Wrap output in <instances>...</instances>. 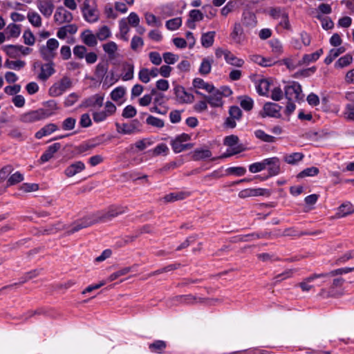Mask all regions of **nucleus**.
I'll list each match as a JSON object with an SVG mask.
<instances>
[{
  "label": "nucleus",
  "mask_w": 354,
  "mask_h": 354,
  "mask_svg": "<svg viewBox=\"0 0 354 354\" xmlns=\"http://www.w3.org/2000/svg\"><path fill=\"white\" fill-rule=\"evenodd\" d=\"M126 207H111L106 211L97 212L91 215L94 224L97 223H106L117 216L124 213Z\"/></svg>",
  "instance_id": "nucleus-1"
},
{
  "label": "nucleus",
  "mask_w": 354,
  "mask_h": 354,
  "mask_svg": "<svg viewBox=\"0 0 354 354\" xmlns=\"http://www.w3.org/2000/svg\"><path fill=\"white\" fill-rule=\"evenodd\" d=\"M53 113L44 109H38L24 113L19 116V120L24 123H34L45 120L52 115Z\"/></svg>",
  "instance_id": "nucleus-2"
},
{
  "label": "nucleus",
  "mask_w": 354,
  "mask_h": 354,
  "mask_svg": "<svg viewBox=\"0 0 354 354\" xmlns=\"http://www.w3.org/2000/svg\"><path fill=\"white\" fill-rule=\"evenodd\" d=\"M284 95L288 101H300L303 100L301 86L297 82H292L290 84L284 87Z\"/></svg>",
  "instance_id": "nucleus-3"
},
{
  "label": "nucleus",
  "mask_w": 354,
  "mask_h": 354,
  "mask_svg": "<svg viewBox=\"0 0 354 354\" xmlns=\"http://www.w3.org/2000/svg\"><path fill=\"white\" fill-rule=\"evenodd\" d=\"M71 86L72 82L71 79L67 76H64L59 82L50 86L48 91L49 95L53 97L60 96L67 89L70 88Z\"/></svg>",
  "instance_id": "nucleus-4"
},
{
  "label": "nucleus",
  "mask_w": 354,
  "mask_h": 354,
  "mask_svg": "<svg viewBox=\"0 0 354 354\" xmlns=\"http://www.w3.org/2000/svg\"><path fill=\"white\" fill-rule=\"evenodd\" d=\"M115 127L118 133L130 135L140 131L142 124L138 119H134L130 123L120 124L116 122Z\"/></svg>",
  "instance_id": "nucleus-5"
},
{
  "label": "nucleus",
  "mask_w": 354,
  "mask_h": 354,
  "mask_svg": "<svg viewBox=\"0 0 354 354\" xmlns=\"http://www.w3.org/2000/svg\"><path fill=\"white\" fill-rule=\"evenodd\" d=\"M281 108L282 107L278 104L270 102H266L259 115L261 118L269 116L279 118L281 117L280 111Z\"/></svg>",
  "instance_id": "nucleus-6"
},
{
  "label": "nucleus",
  "mask_w": 354,
  "mask_h": 354,
  "mask_svg": "<svg viewBox=\"0 0 354 354\" xmlns=\"http://www.w3.org/2000/svg\"><path fill=\"white\" fill-rule=\"evenodd\" d=\"M82 12L84 19L89 22H95L98 19L97 11L90 6V1L85 0L82 7Z\"/></svg>",
  "instance_id": "nucleus-7"
},
{
  "label": "nucleus",
  "mask_w": 354,
  "mask_h": 354,
  "mask_svg": "<svg viewBox=\"0 0 354 354\" xmlns=\"http://www.w3.org/2000/svg\"><path fill=\"white\" fill-rule=\"evenodd\" d=\"M93 225H94V221L91 215H89L74 222L72 225V227L68 230L66 234L67 235H71L83 228L88 227Z\"/></svg>",
  "instance_id": "nucleus-8"
},
{
  "label": "nucleus",
  "mask_w": 354,
  "mask_h": 354,
  "mask_svg": "<svg viewBox=\"0 0 354 354\" xmlns=\"http://www.w3.org/2000/svg\"><path fill=\"white\" fill-rule=\"evenodd\" d=\"M174 92L176 100L180 103H192L194 100V96L187 93L185 88L180 85H176L174 88Z\"/></svg>",
  "instance_id": "nucleus-9"
},
{
  "label": "nucleus",
  "mask_w": 354,
  "mask_h": 354,
  "mask_svg": "<svg viewBox=\"0 0 354 354\" xmlns=\"http://www.w3.org/2000/svg\"><path fill=\"white\" fill-rule=\"evenodd\" d=\"M73 19V14L62 6H59L54 15V20L59 24L69 23Z\"/></svg>",
  "instance_id": "nucleus-10"
},
{
  "label": "nucleus",
  "mask_w": 354,
  "mask_h": 354,
  "mask_svg": "<svg viewBox=\"0 0 354 354\" xmlns=\"http://www.w3.org/2000/svg\"><path fill=\"white\" fill-rule=\"evenodd\" d=\"M268 167V177L277 176L281 171L280 160L277 157H272L266 159V167Z\"/></svg>",
  "instance_id": "nucleus-11"
},
{
  "label": "nucleus",
  "mask_w": 354,
  "mask_h": 354,
  "mask_svg": "<svg viewBox=\"0 0 354 354\" xmlns=\"http://www.w3.org/2000/svg\"><path fill=\"white\" fill-rule=\"evenodd\" d=\"M37 8L44 17L49 18L53 12L55 6L53 0H37Z\"/></svg>",
  "instance_id": "nucleus-12"
},
{
  "label": "nucleus",
  "mask_w": 354,
  "mask_h": 354,
  "mask_svg": "<svg viewBox=\"0 0 354 354\" xmlns=\"http://www.w3.org/2000/svg\"><path fill=\"white\" fill-rule=\"evenodd\" d=\"M269 196L270 192L268 189L263 188H255V189H245L241 190L239 193V196L241 198H245L250 196Z\"/></svg>",
  "instance_id": "nucleus-13"
},
{
  "label": "nucleus",
  "mask_w": 354,
  "mask_h": 354,
  "mask_svg": "<svg viewBox=\"0 0 354 354\" xmlns=\"http://www.w3.org/2000/svg\"><path fill=\"white\" fill-rule=\"evenodd\" d=\"M269 15L271 17H272L274 19H277L280 17L281 19H285V28L289 29L290 28V24L288 21V13L284 10L283 8L281 7H272L270 8L269 10Z\"/></svg>",
  "instance_id": "nucleus-14"
},
{
  "label": "nucleus",
  "mask_w": 354,
  "mask_h": 354,
  "mask_svg": "<svg viewBox=\"0 0 354 354\" xmlns=\"http://www.w3.org/2000/svg\"><path fill=\"white\" fill-rule=\"evenodd\" d=\"M86 167L82 161H76L68 165L64 170V174L67 177H73L75 175L82 172Z\"/></svg>",
  "instance_id": "nucleus-15"
},
{
  "label": "nucleus",
  "mask_w": 354,
  "mask_h": 354,
  "mask_svg": "<svg viewBox=\"0 0 354 354\" xmlns=\"http://www.w3.org/2000/svg\"><path fill=\"white\" fill-rule=\"evenodd\" d=\"M209 95H203L205 100L214 107L221 106L223 104L222 93L215 88L213 93H210Z\"/></svg>",
  "instance_id": "nucleus-16"
},
{
  "label": "nucleus",
  "mask_w": 354,
  "mask_h": 354,
  "mask_svg": "<svg viewBox=\"0 0 354 354\" xmlns=\"http://www.w3.org/2000/svg\"><path fill=\"white\" fill-rule=\"evenodd\" d=\"M60 148L61 144L59 142H55L48 147L46 150L40 157L39 161L41 163L46 162L50 160L53 157L54 154L60 149Z\"/></svg>",
  "instance_id": "nucleus-17"
},
{
  "label": "nucleus",
  "mask_w": 354,
  "mask_h": 354,
  "mask_svg": "<svg viewBox=\"0 0 354 354\" xmlns=\"http://www.w3.org/2000/svg\"><path fill=\"white\" fill-rule=\"evenodd\" d=\"M55 72L53 62H48L41 65V73L38 78L42 81L47 80Z\"/></svg>",
  "instance_id": "nucleus-18"
},
{
  "label": "nucleus",
  "mask_w": 354,
  "mask_h": 354,
  "mask_svg": "<svg viewBox=\"0 0 354 354\" xmlns=\"http://www.w3.org/2000/svg\"><path fill=\"white\" fill-rule=\"evenodd\" d=\"M344 282V279L342 277H338L334 279L333 281V284L328 290V297H337L341 295L342 293V290H339L337 288H341Z\"/></svg>",
  "instance_id": "nucleus-19"
},
{
  "label": "nucleus",
  "mask_w": 354,
  "mask_h": 354,
  "mask_svg": "<svg viewBox=\"0 0 354 354\" xmlns=\"http://www.w3.org/2000/svg\"><path fill=\"white\" fill-rule=\"evenodd\" d=\"M174 299L182 304L185 305H192L198 301L202 302L203 301L201 298H197L193 295H178L176 296Z\"/></svg>",
  "instance_id": "nucleus-20"
},
{
  "label": "nucleus",
  "mask_w": 354,
  "mask_h": 354,
  "mask_svg": "<svg viewBox=\"0 0 354 354\" xmlns=\"http://www.w3.org/2000/svg\"><path fill=\"white\" fill-rule=\"evenodd\" d=\"M104 97L98 94L86 99L82 104L85 107H101L103 104Z\"/></svg>",
  "instance_id": "nucleus-21"
},
{
  "label": "nucleus",
  "mask_w": 354,
  "mask_h": 354,
  "mask_svg": "<svg viewBox=\"0 0 354 354\" xmlns=\"http://www.w3.org/2000/svg\"><path fill=\"white\" fill-rule=\"evenodd\" d=\"M326 274H313L310 277L306 278L302 282H301L299 286L301 288L303 291H309L312 288V286L309 284V283L312 282L315 279H326ZM326 280H323V282H325Z\"/></svg>",
  "instance_id": "nucleus-22"
},
{
  "label": "nucleus",
  "mask_w": 354,
  "mask_h": 354,
  "mask_svg": "<svg viewBox=\"0 0 354 354\" xmlns=\"http://www.w3.org/2000/svg\"><path fill=\"white\" fill-rule=\"evenodd\" d=\"M170 145L174 152L176 153H180L187 149H190L194 147L193 143L183 144V142H180L178 140H177L176 138L171 139Z\"/></svg>",
  "instance_id": "nucleus-23"
},
{
  "label": "nucleus",
  "mask_w": 354,
  "mask_h": 354,
  "mask_svg": "<svg viewBox=\"0 0 354 354\" xmlns=\"http://www.w3.org/2000/svg\"><path fill=\"white\" fill-rule=\"evenodd\" d=\"M108 69V61H102L99 62L95 67V76L97 80H100L102 81L106 75Z\"/></svg>",
  "instance_id": "nucleus-24"
},
{
  "label": "nucleus",
  "mask_w": 354,
  "mask_h": 354,
  "mask_svg": "<svg viewBox=\"0 0 354 354\" xmlns=\"http://www.w3.org/2000/svg\"><path fill=\"white\" fill-rule=\"evenodd\" d=\"M57 130H58V127L57 126V124L54 123H49L43 127L39 131H38L35 133V138L37 139H41L44 136L50 135Z\"/></svg>",
  "instance_id": "nucleus-25"
},
{
  "label": "nucleus",
  "mask_w": 354,
  "mask_h": 354,
  "mask_svg": "<svg viewBox=\"0 0 354 354\" xmlns=\"http://www.w3.org/2000/svg\"><path fill=\"white\" fill-rule=\"evenodd\" d=\"M81 38L83 42L88 46L93 47L97 44V35L92 34L90 30H86L82 32Z\"/></svg>",
  "instance_id": "nucleus-26"
},
{
  "label": "nucleus",
  "mask_w": 354,
  "mask_h": 354,
  "mask_svg": "<svg viewBox=\"0 0 354 354\" xmlns=\"http://www.w3.org/2000/svg\"><path fill=\"white\" fill-rule=\"evenodd\" d=\"M304 158V155L302 153L295 152L285 154L283 157V160L289 165H296L301 161Z\"/></svg>",
  "instance_id": "nucleus-27"
},
{
  "label": "nucleus",
  "mask_w": 354,
  "mask_h": 354,
  "mask_svg": "<svg viewBox=\"0 0 354 354\" xmlns=\"http://www.w3.org/2000/svg\"><path fill=\"white\" fill-rule=\"evenodd\" d=\"M212 156V152L209 149L197 148L192 152V158L194 161H198L209 158Z\"/></svg>",
  "instance_id": "nucleus-28"
},
{
  "label": "nucleus",
  "mask_w": 354,
  "mask_h": 354,
  "mask_svg": "<svg viewBox=\"0 0 354 354\" xmlns=\"http://www.w3.org/2000/svg\"><path fill=\"white\" fill-rule=\"evenodd\" d=\"M242 22L245 26L254 27L257 24L256 15L250 11H245L242 15Z\"/></svg>",
  "instance_id": "nucleus-29"
},
{
  "label": "nucleus",
  "mask_w": 354,
  "mask_h": 354,
  "mask_svg": "<svg viewBox=\"0 0 354 354\" xmlns=\"http://www.w3.org/2000/svg\"><path fill=\"white\" fill-rule=\"evenodd\" d=\"M193 86L195 88L205 89L208 93H213L215 90V87L212 84H208L203 79L198 77L194 79Z\"/></svg>",
  "instance_id": "nucleus-30"
},
{
  "label": "nucleus",
  "mask_w": 354,
  "mask_h": 354,
  "mask_svg": "<svg viewBox=\"0 0 354 354\" xmlns=\"http://www.w3.org/2000/svg\"><path fill=\"white\" fill-rule=\"evenodd\" d=\"M215 31H209L203 33L201 36V44L204 48L211 47L214 41Z\"/></svg>",
  "instance_id": "nucleus-31"
},
{
  "label": "nucleus",
  "mask_w": 354,
  "mask_h": 354,
  "mask_svg": "<svg viewBox=\"0 0 354 354\" xmlns=\"http://www.w3.org/2000/svg\"><path fill=\"white\" fill-rule=\"evenodd\" d=\"M354 212V205L350 202H346L342 204L339 207V211L337 213L338 217H344L348 214Z\"/></svg>",
  "instance_id": "nucleus-32"
},
{
  "label": "nucleus",
  "mask_w": 354,
  "mask_h": 354,
  "mask_svg": "<svg viewBox=\"0 0 354 354\" xmlns=\"http://www.w3.org/2000/svg\"><path fill=\"white\" fill-rule=\"evenodd\" d=\"M189 196V193L185 192H174L167 194L164 197L166 202H174L179 200H183Z\"/></svg>",
  "instance_id": "nucleus-33"
},
{
  "label": "nucleus",
  "mask_w": 354,
  "mask_h": 354,
  "mask_svg": "<svg viewBox=\"0 0 354 354\" xmlns=\"http://www.w3.org/2000/svg\"><path fill=\"white\" fill-rule=\"evenodd\" d=\"M213 63V59L209 57H205L202 60L199 68V73L201 75H206L209 74L211 71L212 64Z\"/></svg>",
  "instance_id": "nucleus-34"
},
{
  "label": "nucleus",
  "mask_w": 354,
  "mask_h": 354,
  "mask_svg": "<svg viewBox=\"0 0 354 354\" xmlns=\"http://www.w3.org/2000/svg\"><path fill=\"white\" fill-rule=\"evenodd\" d=\"M251 60L264 67L270 66L275 63L272 59L265 58L259 55H252Z\"/></svg>",
  "instance_id": "nucleus-35"
},
{
  "label": "nucleus",
  "mask_w": 354,
  "mask_h": 354,
  "mask_svg": "<svg viewBox=\"0 0 354 354\" xmlns=\"http://www.w3.org/2000/svg\"><path fill=\"white\" fill-rule=\"evenodd\" d=\"M225 59L227 64L236 67H241L244 64V61L242 59L236 57L230 51L226 53Z\"/></svg>",
  "instance_id": "nucleus-36"
},
{
  "label": "nucleus",
  "mask_w": 354,
  "mask_h": 354,
  "mask_svg": "<svg viewBox=\"0 0 354 354\" xmlns=\"http://www.w3.org/2000/svg\"><path fill=\"white\" fill-rule=\"evenodd\" d=\"M166 346L167 344L165 341L156 340L149 345V348L153 353H162Z\"/></svg>",
  "instance_id": "nucleus-37"
},
{
  "label": "nucleus",
  "mask_w": 354,
  "mask_h": 354,
  "mask_svg": "<svg viewBox=\"0 0 354 354\" xmlns=\"http://www.w3.org/2000/svg\"><path fill=\"white\" fill-rule=\"evenodd\" d=\"M103 50L108 54L110 59L115 57V53L118 50V45L114 41H109L102 45Z\"/></svg>",
  "instance_id": "nucleus-38"
},
{
  "label": "nucleus",
  "mask_w": 354,
  "mask_h": 354,
  "mask_svg": "<svg viewBox=\"0 0 354 354\" xmlns=\"http://www.w3.org/2000/svg\"><path fill=\"white\" fill-rule=\"evenodd\" d=\"M270 83L268 80L261 79L259 81L257 91L260 95H267Z\"/></svg>",
  "instance_id": "nucleus-39"
},
{
  "label": "nucleus",
  "mask_w": 354,
  "mask_h": 354,
  "mask_svg": "<svg viewBox=\"0 0 354 354\" xmlns=\"http://www.w3.org/2000/svg\"><path fill=\"white\" fill-rule=\"evenodd\" d=\"M254 133L257 138L265 142L272 143L274 142L276 140L275 137L266 133L261 129L256 130Z\"/></svg>",
  "instance_id": "nucleus-40"
},
{
  "label": "nucleus",
  "mask_w": 354,
  "mask_h": 354,
  "mask_svg": "<svg viewBox=\"0 0 354 354\" xmlns=\"http://www.w3.org/2000/svg\"><path fill=\"white\" fill-rule=\"evenodd\" d=\"M243 33V30L239 23H235L232 32L230 36L233 40L237 43L241 42V37Z\"/></svg>",
  "instance_id": "nucleus-41"
},
{
  "label": "nucleus",
  "mask_w": 354,
  "mask_h": 354,
  "mask_svg": "<svg viewBox=\"0 0 354 354\" xmlns=\"http://www.w3.org/2000/svg\"><path fill=\"white\" fill-rule=\"evenodd\" d=\"M319 172V170L317 167H308L305 169H304L303 171H301V172H299L297 177L298 178H305V177H308V176H317Z\"/></svg>",
  "instance_id": "nucleus-42"
},
{
  "label": "nucleus",
  "mask_w": 354,
  "mask_h": 354,
  "mask_svg": "<svg viewBox=\"0 0 354 354\" xmlns=\"http://www.w3.org/2000/svg\"><path fill=\"white\" fill-rule=\"evenodd\" d=\"M244 150H245V148L243 147V145L241 144V145L232 148L230 151L227 150L226 153L222 154L221 156L216 157V158H212V160H215L218 158H225L232 156L233 155L237 154L239 153H241V152L243 151Z\"/></svg>",
  "instance_id": "nucleus-43"
},
{
  "label": "nucleus",
  "mask_w": 354,
  "mask_h": 354,
  "mask_svg": "<svg viewBox=\"0 0 354 354\" xmlns=\"http://www.w3.org/2000/svg\"><path fill=\"white\" fill-rule=\"evenodd\" d=\"M124 73L122 76L124 81H128L133 78L134 66L132 64L125 63L123 66Z\"/></svg>",
  "instance_id": "nucleus-44"
},
{
  "label": "nucleus",
  "mask_w": 354,
  "mask_h": 354,
  "mask_svg": "<svg viewBox=\"0 0 354 354\" xmlns=\"http://www.w3.org/2000/svg\"><path fill=\"white\" fill-rule=\"evenodd\" d=\"M126 93V88L124 86H118L114 88L111 94V98L112 100L117 102L124 97Z\"/></svg>",
  "instance_id": "nucleus-45"
},
{
  "label": "nucleus",
  "mask_w": 354,
  "mask_h": 354,
  "mask_svg": "<svg viewBox=\"0 0 354 354\" xmlns=\"http://www.w3.org/2000/svg\"><path fill=\"white\" fill-rule=\"evenodd\" d=\"M119 28L120 32V38L122 40L127 41L129 40V38L127 36V35L130 29L128 26L127 21L124 19H122L119 21Z\"/></svg>",
  "instance_id": "nucleus-46"
},
{
  "label": "nucleus",
  "mask_w": 354,
  "mask_h": 354,
  "mask_svg": "<svg viewBox=\"0 0 354 354\" xmlns=\"http://www.w3.org/2000/svg\"><path fill=\"white\" fill-rule=\"evenodd\" d=\"M39 53L42 58L48 62H53V59L55 56V53L47 48L45 46H41L39 48Z\"/></svg>",
  "instance_id": "nucleus-47"
},
{
  "label": "nucleus",
  "mask_w": 354,
  "mask_h": 354,
  "mask_svg": "<svg viewBox=\"0 0 354 354\" xmlns=\"http://www.w3.org/2000/svg\"><path fill=\"white\" fill-rule=\"evenodd\" d=\"M29 22L35 27H40L41 26V18L36 12H29L27 15Z\"/></svg>",
  "instance_id": "nucleus-48"
},
{
  "label": "nucleus",
  "mask_w": 354,
  "mask_h": 354,
  "mask_svg": "<svg viewBox=\"0 0 354 354\" xmlns=\"http://www.w3.org/2000/svg\"><path fill=\"white\" fill-rule=\"evenodd\" d=\"M353 62V57L350 54H346L344 56L341 57L335 64V66L337 68H344L348 66Z\"/></svg>",
  "instance_id": "nucleus-49"
},
{
  "label": "nucleus",
  "mask_w": 354,
  "mask_h": 354,
  "mask_svg": "<svg viewBox=\"0 0 354 354\" xmlns=\"http://www.w3.org/2000/svg\"><path fill=\"white\" fill-rule=\"evenodd\" d=\"M24 180V175L19 171H16L11 175L7 180V186H12L18 184Z\"/></svg>",
  "instance_id": "nucleus-50"
},
{
  "label": "nucleus",
  "mask_w": 354,
  "mask_h": 354,
  "mask_svg": "<svg viewBox=\"0 0 354 354\" xmlns=\"http://www.w3.org/2000/svg\"><path fill=\"white\" fill-rule=\"evenodd\" d=\"M354 271V267L352 268H338L334 270H332L330 272L328 273H323L324 274H326V279L335 276V275H341L344 274H346L351 272Z\"/></svg>",
  "instance_id": "nucleus-51"
},
{
  "label": "nucleus",
  "mask_w": 354,
  "mask_h": 354,
  "mask_svg": "<svg viewBox=\"0 0 354 354\" xmlns=\"http://www.w3.org/2000/svg\"><path fill=\"white\" fill-rule=\"evenodd\" d=\"M240 105L245 111H250L253 108L254 102L251 97L245 95L241 97Z\"/></svg>",
  "instance_id": "nucleus-52"
},
{
  "label": "nucleus",
  "mask_w": 354,
  "mask_h": 354,
  "mask_svg": "<svg viewBox=\"0 0 354 354\" xmlns=\"http://www.w3.org/2000/svg\"><path fill=\"white\" fill-rule=\"evenodd\" d=\"M146 123L149 125L162 128L165 126V122L162 119L158 118L153 115H149L146 120Z\"/></svg>",
  "instance_id": "nucleus-53"
},
{
  "label": "nucleus",
  "mask_w": 354,
  "mask_h": 354,
  "mask_svg": "<svg viewBox=\"0 0 354 354\" xmlns=\"http://www.w3.org/2000/svg\"><path fill=\"white\" fill-rule=\"evenodd\" d=\"M182 24L181 17H176L166 21V27L170 30H177Z\"/></svg>",
  "instance_id": "nucleus-54"
},
{
  "label": "nucleus",
  "mask_w": 354,
  "mask_h": 354,
  "mask_svg": "<svg viewBox=\"0 0 354 354\" xmlns=\"http://www.w3.org/2000/svg\"><path fill=\"white\" fill-rule=\"evenodd\" d=\"M4 66L8 68L19 70L25 66V62L21 60L10 61L7 59L5 62Z\"/></svg>",
  "instance_id": "nucleus-55"
},
{
  "label": "nucleus",
  "mask_w": 354,
  "mask_h": 354,
  "mask_svg": "<svg viewBox=\"0 0 354 354\" xmlns=\"http://www.w3.org/2000/svg\"><path fill=\"white\" fill-rule=\"evenodd\" d=\"M102 81V87L107 88L109 86H112L113 84H115L118 81V79L115 78L114 73L113 71H111L108 75L105 76V77Z\"/></svg>",
  "instance_id": "nucleus-56"
},
{
  "label": "nucleus",
  "mask_w": 354,
  "mask_h": 354,
  "mask_svg": "<svg viewBox=\"0 0 354 354\" xmlns=\"http://www.w3.org/2000/svg\"><path fill=\"white\" fill-rule=\"evenodd\" d=\"M343 113L347 120L354 121V102L347 104Z\"/></svg>",
  "instance_id": "nucleus-57"
},
{
  "label": "nucleus",
  "mask_w": 354,
  "mask_h": 354,
  "mask_svg": "<svg viewBox=\"0 0 354 354\" xmlns=\"http://www.w3.org/2000/svg\"><path fill=\"white\" fill-rule=\"evenodd\" d=\"M239 142V138L237 136L230 135V136H226L224 138L223 144L225 146L234 148L239 145H238Z\"/></svg>",
  "instance_id": "nucleus-58"
},
{
  "label": "nucleus",
  "mask_w": 354,
  "mask_h": 354,
  "mask_svg": "<svg viewBox=\"0 0 354 354\" xmlns=\"http://www.w3.org/2000/svg\"><path fill=\"white\" fill-rule=\"evenodd\" d=\"M76 119L74 118H67L62 123V129L64 131H71L75 128Z\"/></svg>",
  "instance_id": "nucleus-59"
},
{
  "label": "nucleus",
  "mask_w": 354,
  "mask_h": 354,
  "mask_svg": "<svg viewBox=\"0 0 354 354\" xmlns=\"http://www.w3.org/2000/svg\"><path fill=\"white\" fill-rule=\"evenodd\" d=\"M3 50L11 58L19 56L18 45H7L3 46Z\"/></svg>",
  "instance_id": "nucleus-60"
},
{
  "label": "nucleus",
  "mask_w": 354,
  "mask_h": 354,
  "mask_svg": "<svg viewBox=\"0 0 354 354\" xmlns=\"http://www.w3.org/2000/svg\"><path fill=\"white\" fill-rule=\"evenodd\" d=\"M237 6V1H230L221 9V13L223 16H227L229 13L232 12Z\"/></svg>",
  "instance_id": "nucleus-61"
},
{
  "label": "nucleus",
  "mask_w": 354,
  "mask_h": 354,
  "mask_svg": "<svg viewBox=\"0 0 354 354\" xmlns=\"http://www.w3.org/2000/svg\"><path fill=\"white\" fill-rule=\"evenodd\" d=\"M24 42L28 46H32L35 42V37L30 29L24 31L23 35Z\"/></svg>",
  "instance_id": "nucleus-62"
},
{
  "label": "nucleus",
  "mask_w": 354,
  "mask_h": 354,
  "mask_svg": "<svg viewBox=\"0 0 354 354\" xmlns=\"http://www.w3.org/2000/svg\"><path fill=\"white\" fill-rule=\"evenodd\" d=\"M6 30L9 33V35L12 37H17L19 36L21 32V28L19 25H17L15 24H10Z\"/></svg>",
  "instance_id": "nucleus-63"
},
{
  "label": "nucleus",
  "mask_w": 354,
  "mask_h": 354,
  "mask_svg": "<svg viewBox=\"0 0 354 354\" xmlns=\"http://www.w3.org/2000/svg\"><path fill=\"white\" fill-rule=\"evenodd\" d=\"M96 35L99 40L103 41L111 36V32L109 28L106 26H104L101 28H100Z\"/></svg>",
  "instance_id": "nucleus-64"
}]
</instances>
